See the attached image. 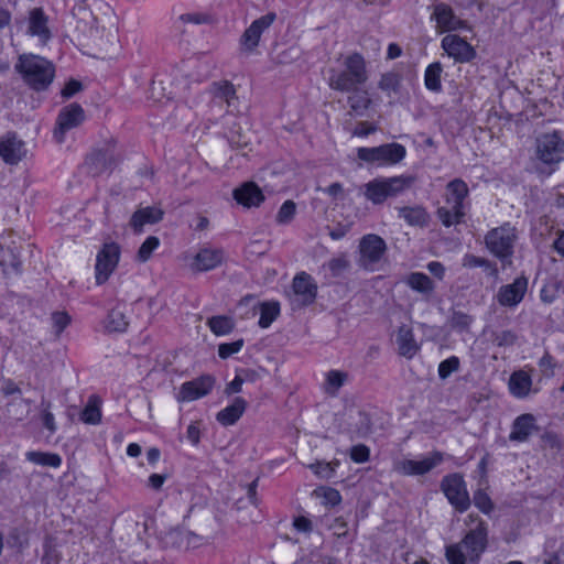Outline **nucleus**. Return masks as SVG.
<instances>
[{
    "mask_svg": "<svg viewBox=\"0 0 564 564\" xmlns=\"http://www.w3.org/2000/svg\"><path fill=\"white\" fill-rule=\"evenodd\" d=\"M349 455L354 463H367L370 459V448L365 444L354 445L350 448Z\"/></svg>",
    "mask_w": 564,
    "mask_h": 564,
    "instance_id": "5fc2aeb1",
    "label": "nucleus"
},
{
    "mask_svg": "<svg viewBox=\"0 0 564 564\" xmlns=\"http://www.w3.org/2000/svg\"><path fill=\"white\" fill-rule=\"evenodd\" d=\"M80 420L84 423L93 424V425L100 423V421H101L100 408L96 403H94L91 400H89L80 413Z\"/></svg>",
    "mask_w": 564,
    "mask_h": 564,
    "instance_id": "c03bdc74",
    "label": "nucleus"
},
{
    "mask_svg": "<svg viewBox=\"0 0 564 564\" xmlns=\"http://www.w3.org/2000/svg\"><path fill=\"white\" fill-rule=\"evenodd\" d=\"M349 93H351V95L348 96L347 102L351 111L357 116H362L371 104L368 93L360 89V87L355 90H350Z\"/></svg>",
    "mask_w": 564,
    "mask_h": 564,
    "instance_id": "72a5a7b5",
    "label": "nucleus"
},
{
    "mask_svg": "<svg viewBox=\"0 0 564 564\" xmlns=\"http://www.w3.org/2000/svg\"><path fill=\"white\" fill-rule=\"evenodd\" d=\"M442 73L443 66L440 62H434L426 67L424 73V85L427 90L436 94L443 90L441 79Z\"/></svg>",
    "mask_w": 564,
    "mask_h": 564,
    "instance_id": "473e14b6",
    "label": "nucleus"
},
{
    "mask_svg": "<svg viewBox=\"0 0 564 564\" xmlns=\"http://www.w3.org/2000/svg\"><path fill=\"white\" fill-rule=\"evenodd\" d=\"M529 279L522 273L513 282L499 288L496 300L503 307H516L524 299L528 292Z\"/></svg>",
    "mask_w": 564,
    "mask_h": 564,
    "instance_id": "f3484780",
    "label": "nucleus"
},
{
    "mask_svg": "<svg viewBox=\"0 0 564 564\" xmlns=\"http://www.w3.org/2000/svg\"><path fill=\"white\" fill-rule=\"evenodd\" d=\"M539 431L540 427L536 425L535 416L531 413H523L513 420L509 441L523 443L530 438L532 433Z\"/></svg>",
    "mask_w": 564,
    "mask_h": 564,
    "instance_id": "5701e85b",
    "label": "nucleus"
},
{
    "mask_svg": "<svg viewBox=\"0 0 564 564\" xmlns=\"http://www.w3.org/2000/svg\"><path fill=\"white\" fill-rule=\"evenodd\" d=\"M295 213H296V205L293 200H285L278 214H276V223L280 224V225H288L290 224L294 216H295Z\"/></svg>",
    "mask_w": 564,
    "mask_h": 564,
    "instance_id": "a18cd8bd",
    "label": "nucleus"
},
{
    "mask_svg": "<svg viewBox=\"0 0 564 564\" xmlns=\"http://www.w3.org/2000/svg\"><path fill=\"white\" fill-rule=\"evenodd\" d=\"M359 265L373 271L387 251L386 241L376 234L365 235L359 241Z\"/></svg>",
    "mask_w": 564,
    "mask_h": 564,
    "instance_id": "f8f14e48",
    "label": "nucleus"
},
{
    "mask_svg": "<svg viewBox=\"0 0 564 564\" xmlns=\"http://www.w3.org/2000/svg\"><path fill=\"white\" fill-rule=\"evenodd\" d=\"M83 89V84L79 80L76 79H69L64 88L62 89L61 94L63 98H70L75 94L79 93Z\"/></svg>",
    "mask_w": 564,
    "mask_h": 564,
    "instance_id": "bf43d9fd",
    "label": "nucleus"
},
{
    "mask_svg": "<svg viewBox=\"0 0 564 564\" xmlns=\"http://www.w3.org/2000/svg\"><path fill=\"white\" fill-rule=\"evenodd\" d=\"M508 388L514 398L525 399L532 391V378L522 369L516 370L509 377Z\"/></svg>",
    "mask_w": 564,
    "mask_h": 564,
    "instance_id": "bb28decb",
    "label": "nucleus"
},
{
    "mask_svg": "<svg viewBox=\"0 0 564 564\" xmlns=\"http://www.w3.org/2000/svg\"><path fill=\"white\" fill-rule=\"evenodd\" d=\"M473 502L485 514H490L495 509L491 498L484 489L474 492Z\"/></svg>",
    "mask_w": 564,
    "mask_h": 564,
    "instance_id": "37998d69",
    "label": "nucleus"
},
{
    "mask_svg": "<svg viewBox=\"0 0 564 564\" xmlns=\"http://www.w3.org/2000/svg\"><path fill=\"white\" fill-rule=\"evenodd\" d=\"M215 384V379L210 375H203L196 379L184 382L177 394L178 402H188L200 399L210 393Z\"/></svg>",
    "mask_w": 564,
    "mask_h": 564,
    "instance_id": "6ab92c4d",
    "label": "nucleus"
},
{
    "mask_svg": "<svg viewBox=\"0 0 564 564\" xmlns=\"http://www.w3.org/2000/svg\"><path fill=\"white\" fill-rule=\"evenodd\" d=\"M538 365L542 375L546 378L553 377L554 370L557 367L555 358L547 351L540 358Z\"/></svg>",
    "mask_w": 564,
    "mask_h": 564,
    "instance_id": "603ef678",
    "label": "nucleus"
},
{
    "mask_svg": "<svg viewBox=\"0 0 564 564\" xmlns=\"http://www.w3.org/2000/svg\"><path fill=\"white\" fill-rule=\"evenodd\" d=\"M469 188L462 178H454L445 186L444 200L447 206H441L436 216L445 227H452L465 221V216L470 209Z\"/></svg>",
    "mask_w": 564,
    "mask_h": 564,
    "instance_id": "f03ea898",
    "label": "nucleus"
},
{
    "mask_svg": "<svg viewBox=\"0 0 564 564\" xmlns=\"http://www.w3.org/2000/svg\"><path fill=\"white\" fill-rule=\"evenodd\" d=\"M415 182L416 176L411 174L391 177L378 176L362 186L364 196L373 205H382L387 199L405 193Z\"/></svg>",
    "mask_w": 564,
    "mask_h": 564,
    "instance_id": "39448f33",
    "label": "nucleus"
},
{
    "mask_svg": "<svg viewBox=\"0 0 564 564\" xmlns=\"http://www.w3.org/2000/svg\"><path fill=\"white\" fill-rule=\"evenodd\" d=\"M517 230L510 223L490 229L485 236V245L492 256L498 258L502 265L511 264L517 241Z\"/></svg>",
    "mask_w": 564,
    "mask_h": 564,
    "instance_id": "423d86ee",
    "label": "nucleus"
},
{
    "mask_svg": "<svg viewBox=\"0 0 564 564\" xmlns=\"http://www.w3.org/2000/svg\"><path fill=\"white\" fill-rule=\"evenodd\" d=\"M24 155V142L15 133H8L0 139V156L7 164H17Z\"/></svg>",
    "mask_w": 564,
    "mask_h": 564,
    "instance_id": "b1692460",
    "label": "nucleus"
},
{
    "mask_svg": "<svg viewBox=\"0 0 564 564\" xmlns=\"http://www.w3.org/2000/svg\"><path fill=\"white\" fill-rule=\"evenodd\" d=\"M406 155V149L403 144L392 142L372 148H358L357 156L367 163H378L379 165H394L400 163Z\"/></svg>",
    "mask_w": 564,
    "mask_h": 564,
    "instance_id": "1a4fd4ad",
    "label": "nucleus"
},
{
    "mask_svg": "<svg viewBox=\"0 0 564 564\" xmlns=\"http://www.w3.org/2000/svg\"><path fill=\"white\" fill-rule=\"evenodd\" d=\"M460 366V360L456 356H451L449 358L441 361L438 365V377L442 380L447 379L453 372L457 371Z\"/></svg>",
    "mask_w": 564,
    "mask_h": 564,
    "instance_id": "8fccbe9b",
    "label": "nucleus"
},
{
    "mask_svg": "<svg viewBox=\"0 0 564 564\" xmlns=\"http://www.w3.org/2000/svg\"><path fill=\"white\" fill-rule=\"evenodd\" d=\"M232 195L238 204L248 208L258 207L264 200L262 191L253 182L245 183L240 187L234 189Z\"/></svg>",
    "mask_w": 564,
    "mask_h": 564,
    "instance_id": "a878e982",
    "label": "nucleus"
},
{
    "mask_svg": "<svg viewBox=\"0 0 564 564\" xmlns=\"http://www.w3.org/2000/svg\"><path fill=\"white\" fill-rule=\"evenodd\" d=\"M52 321L57 333H62L70 323V317L66 312H54Z\"/></svg>",
    "mask_w": 564,
    "mask_h": 564,
    "instance_id": "13d9d810",
    "label": "nucleus"
},
{
    "mask_svg": "<svg viewBox=\"0 0 564 564\" xmlns=\"http://www.w3.org/2000/svg\"><path fill=\"white\" fill-rule=\"evenodd\" d=\"M26 459L37 465L50 466L53 468H58L62 465V457L55 453H44V452H28L25 454Z\"/></svg>",
    "mask_w": 564,
    "mask_h": 564,
    "instance_id": "e433bc0d",
    "label": "nucleus"
},
{
    "mask_svg": "<svg viewBox=\"0 0 564 564\" xmlns=\"http://www.w3.org/2000/svg\"><path fill=\"white\" fill-rule=\"evenodd\" d=\"M180 20L184 23L209 24L213 22V17L208 13L191 12L182 14Z\"/></svg>",
    "mask_w": 564,
    "mask_h": 564,
    "instance_id": "6e6d98bb",
    "label": "nucleus"
},
{
    "mask_svg": "<svg viewBox=\"0 0 564 564\" xmlns=\"http://www.w3.org/2000/svg\"><path fill=\"white\" fill-rule=\"evenodd\" d=\"M347 378V372L329 370L326 373L325 392L329 395H336L339 389L345 384Z\"/></svg>",
    "mask_w": 564,
    "mask_h": 564,
    "instance_id": "58836bf2",
    "label": "nucleus"
},
{
    "mask_svg": "<svg viewBox=\"0 0 564 564\" xmlns=\"http://www.w3.org/2000/svg\"><path fill=\"white\" fill-rule=\"evenodd\" d=\"M468 518L477 520V525L469 530L463 540L458 543L449 544L445 547V557L448 564H478L481 554L488 545V529L484 520L477 514H469Z\"/></svg>",
    "mask_w": 564,
    "mask_h": 564,
    "instance_id": "f257e3e1",
    "label": "nucleus"
},
{
    "mask_svg": "<svg viewBox=\"0 0 564 564\" xmlns=\"http://www.w3.org/2000/svg\"><path fill=\"white\" fill-rule=\"evenodd\" d=\"M402 86V76L395 72H388L381 75L378 83L379 89L391 95V93L399 94Z\"/></svg>",
    "mask_w": 564,
    "mask_h": 564,
    "instance_id": "4c0bfd02",
    "label": "nucleus"
},
{
    "mask_svg": "<svg viewBox=\"0 0 564 564\" xmlns=\"http://www.w3.org/2000/svg\"><path fill=\"white\" fill-rule=\"evenodd\" d=\"M1 390L4 395H13V394L22 393L20 387L12 379H6L2 383Z\"/></svg>",
    "mask_w": 564,
    "mask_h": 564,
    "instance_id": "e2e57ef3",
    "label": "nucleus"
},
{
    "mask_svg": "<svg viewBox=\"0 0 564 564\" xmlns=\"http://www.w3.org/2000/svg\"><path fill=\"white\" fill-rule=\"evenodd\" d=\"M441 490L451 506L459 513L470 508L471 499L464 476L459 473L445 475L441 480Z\"/></svg>",
    "mask_w": 564,
    "mask_h": 564,
    "instance_id": "6e6552de",
    "label": "nucleus"
},
{
    "mask_svg": "<svg viewBox=\"0 0 564 564\" xmlns=\"http://www.w3.org/2000/svg\"><path fill=\"white\" fill-rule=\"evenodd\" d=\"M246 409L247 401L241 397H237L231 404L217 413L216 420L224 426L234 425L242 416Z\"/></svg>",
    "mask_w": 564,
    "mask_h": 564,
    "instance_id": "c85d7f7f",
    "label": "nucleus"
},
{
    "mask_svg": "<svg viewBox=\"0 0 564 564\" xmlns=\"http://www.w3.org/2000/svg\"><path fill=\"white\" fill-rule=\"evenodd\" d=\"M260 306V318L258 325L261 328H268L280 315L279 302H262Z\"/></svg>",
    "mask_w": 564,
    "mask_h": 564,
    "instance_id": "c9c22d12",
    "label": "nucleus"
},
{
    "mask_svg": "<svg viewBox=\"0 0 564 564\" xmlns=\"http://www.w3.org/2000/svg\"><path fill=\"white\" fill-rule=\"evenodd\" d=\"M536 158L546 165L564 161V139L558 131L543 133L536 138Z\"/></svg>",
    "mask_w": 564,
    "mask_h": 564,
    "instance_id": "9b49d317",
    "label": "nucleus"
},
{
    "mask_svg": "<svg viewBox=\"0 0 564 564\" xmlns=\"http://www.w3.org/2000/svg\"><path fill=\"white\" fill-rule=\"evenodd\" d=\"M23 82L35 91L46 90L55 77L54 64L45 57L22 54L14 65Z\"/></svg>",
    "mask_w": 564,
    "mask_h": 564,
    "instance_id": "20e7f679",
    "label": "nucleus"
},
{
    "mask_svg": "<svg viewBox=\"0 0 564 564\" xmlns=\"http://www.w3.org/2000/svg\"><path fill=\"white\" fill-rule=\"evenodd\" d=\"M441 47L457 63H468L477 56L476 50L456 34L445 35L441 41Z\"/></svg>",
    "mask_w": 564,
    "mask_h": 564,
    "instance_id": "a211bd4d",
    "label": "nucleus"
},
{
    "mask_svg": "<svg viewBox=\"0 0 564 564\" xmlns=\"http://www.w3.org/2000/svg\"><path fill=\"white\" fill-rule=\"evenodd\" d=\"M124 311V304H117L108 312L104 319V329L106 333H124L127 330L129 319Z\"/></svg>",
    "mask_w": 564,
    "mask_h": 564,
    "instance_id": "cd10ccee",
    "label": "nucleus"
},
{
    "mask_svg": "<svg viewBox=\"0 0 564 564\" xmlns=\"http://www.w3.org/2000/svg\"><path fill=\"white\" fill-rule=\"evenodd\" d=\"M206 324L216 336L228 335L235 328V321L227 315L212 316Z\"/></svg>",
    "mask_w": 564,
    "mask_h": 564,
    "instance_id": "f704fd0d",
    "label": "nucleus"
},
{
    "mask_svg": "<svg viewBox=\"0 0 564 564\" xmlns=\"http://www.w3.org/2000/svg\"><path fill=\"white\" fill-rule=\"evenodd\" d=\"M310 469L321 478L329 479L335 474V468L332 466V463L327 462H316L310 465Z\"/></svg>",
    "mask_w": 564,
    "mask_h": 564,
    "instance_id": "4d7b16f0",
    "label": "nucleus"
},
{
    "mask_svg": "<svg viewBox=\"0 0 564 564\" xmlns=\"http://www.w3.org/2000/svg\"><path fill=\"white\" fill-rule=\"evenodd\" d=\"M245 340L242 338L235 340L232 343H224L218 346V356L221 359H227L234 354H237L241 350Z\"/></svg>",
    "mask_w": 564,
    "mask_h": 564,
    "instance_id": "864d4df0",
    "label": "nucleus"
},
{
    "mask_svg": "<svg viewBox=\"0 0 564 564\" xmlns=\"http://www.w3.org/2000/svg\"><path fill=\"white\" fill-rule=\"evenodd\" d=\"M328 74L329 87L340 93L355 90L368 80L366 59L357 52L345 57L343 68H330Z\"/></svg>",
    "mask_w": 564,
    "mask_h": 564,
    "instance_id": "7ed1b4c3",
    "label": "nucleus"
},
{
    "mask_svg": "<svg viewBox=\"0 0 564 564\" xmlns=\"http://www.w3.org/2000/svg\"><path fill=\"white\" fill-rule=\"evenodd\" d=\"M541 443L543 447L555 449L557 452H560L564 445L561 435L552 430H546L541 434Z\"/></svg>",
    "mask_w": 564,
    "mask_h": 564,
    "instance_id": "de8ad7c7",
    "label": "nucleus"
},
{
    "mask_svg": "<svg viewBox=\"0 0 564 564\" xmlns=\"http://www.w3.org/2000/svg\"><path fill=\"white\" fill-rule=\"evenodd\" d=\"M275 19L276 14L274 12H269L256 19L241 35L240 43L248 51L254 50L259 45L261 34L271 26Z\"/></svg>",
    "mask_w": 564,
    "mask_h": 564,
    "instance_id": "4be33fe9",
    "label": "nucleus"
},
{
    "mask_svg": "<svg viewBox=\"0 0 564 564\" xmlns=\"http://www.w3.org/2000/svg\"><path fill=\"white\" fill-rule=\"evenodd\" d=\"M28 34L46 44L53 34L48 28L50 18L42 7L32 8L28 13Z\"/></svg>",
    "mask_w": 564,
    "mask_h": 564,
    "instance_id": "412c9836",
    "label": "nucleus"
},
{
    "mask_svg": "<svg viewBox=\"0 0 564 564\" xmlns=\"http://www.w3.org/2000/svg\"><path fill=\"white\" fill-rule=\"evenodd\" d=\"M159 245L160 240L158 237L149 236L138 250V259L141 262L148 261L151 258L152 252L159 247Z\"/></svg>",
    "mask_w": 564,
    "mask_h": 564,
    "instance_id": "09e8293b",
    "label": "nucleus"
},
{
    "mask_svg": "<svg viewBox=\"0 0 564 564\" xmlns=\"http://www.w3.org/2000/svg\"><path fill=\"white\" fill-rule=\"evenodd\" d=\"M552 248L564 258V230H557Z\"/></svg>",
    "mask_w": 564,
    "mask_h": 564,
    "instance_id": "774afa93",
    "label": "nucleus"
},
{
    "mask_svg": "<svg viewBox=\"0 0 564 564\" xmlns=\"http://www.w3.org/2000/svg\"><path fill=\"white\" fill-rule=\"evenodd\" d=\"M398 213L399 217L403 218L410 226L425 227L430 220L429 213L422 206L400 207Z\"/></svg>",
    "mask_w": 564,
    "mask_h": 564,
    "instance_id": "2f4dec72",
    "label": "nucleus"
},
{
    "mask_svg": "<svg viewBox=\"0 0 564 564\" xmlns=\"http://www.w3.org/2000/svg\"><path fill=\"white\" fill-rule=\"evenodd\" d=\"M243 379L240 376H236L231 382H229L225 389V393L230 395L241 391Z\"/></svg>",
    "mask_w": 564,
    "mask_h": 564,
    "instance_id": "338daca9",
    "label": "nucleus"
},
{
    "mask_svg": "<svg viewBox=\"0 0 564 564\" xmlns=\"http://www.w3.org/2000/svg\"><path fill=\"white\" fill-rule=\"evenodd\" d=\"M430 20L435 21L436 32L438 34L468 29L467 21L458 18L452 7L444 2H438L433 6Z\"/></svg>",
    "mask_w": 564,
    "mask_h": 564,
    "instance_id": "2eb2a0df",
    "label": "nucleus"
},
{
    "mask_svg": "<svg viewBox=\"0 0 564 564\" xmlns=\"http://www.w3.org/2000/svg\"><path fill=\"white\" fill-rule=\"evenodd\" d=\"M120 246L116 242H106L98 251L95 264V279L98 285L108 281L118 265L120 259Z\"/></svg>",
    "mask_w": 564,
    "mask_h": 564,
    "instance_id": "ddd939ff",
    "label": "nucleus"
},
{
    "mask_svg": "<svg viewBox=\"0 0 564 564\" xmlns=\"http://www.w3.org/2000/svg\"><path fill=\"white\" fill-rule=\"evenodd\" d=\"M474 317L462 311H453L448 318V325L452 329L458 333H468Z\"/></svg>",
    "mask_w": 564,
    "mask_h": 564,
    "instance_id": "ea45409f",
    "label": "nucleus"
},
{
    "mask_svg": "<svg viewBox=\"0 0 564 564\" xmlns=\"http://www.w3.org/2000/svg\"><path fill=\"white\" fill-rule=\"evenodd\" d=\"M224 258L223 249L203 247L193 257L189 268L194 272H207L219 267L223 263Z\"/></svg>",
    "mask_w": 564,
    "mask_h": 564,
    "instance_id": "aec40b11",
    "label": "nucleus"
},
{
    "mask_svg": "<svg viewBox=\"0 0 564 564\" xmlns=\"http://www.w3.org/2000/svg\"><path fill=\"white\" fill-rule=\"evenodd\" d=\"M491 338L492 343L498 347H511L516 344L518 336L513 330L505 329L494 332Z\"/></svg>",
    "mask_w": 564,
    "mask_h": 564,
    "instance_id": "49530a36",
    "label": "nucleus"
},
{
    "mask_svg": "<svg viewBox=\"0 0 564 564\" xmlns=\"http://www.w3.org/2000/svg\"><path fill=\"white\" fill-rule=\"evenodd\" d=\"M42 423L45 429H47L52 434H54L57 430L55 424V419L52 412L48 410H44L42 412Z\"/></svg>",
    "mask_w": 564,
    "mask_h": 564,
    "instance_id": "0e129e2a",
    "label": "nucleus"
},
{
    "mask_svg": "<svg viewBox=\"0 0 564 564\" xmlns=\"http://www.w3.org/2000/svg\"><path fill=\"white\" fill-rule=\"evenodd\" d=\"M164 212L156 206H148L137 209L129 221L134 234H141L145 225H154L163 219Z\"/></svg>",
    "mask_w": 564,
    "mask_h": 564,
    "instance_id": "393cba45",
    "label": "nucleus"
},
{
    "mask_svg": "<svg viewBox=\"0 0 564 564\" xmlns=\"http://www.w3.org/2000/svg\"><path fill=\"white\" fill-rule=\"evenodd\" d=\"M293 527L297 532L311 533L313 531V522L304 516L295 517Z\"/></svg>",
    "mask_w": 564,
    "mask_h": 564,
    "instance_id": "052dcab7",
    "label": "nucleus"
},
{
    "mask_svg": "<svg viewBox=\"0 0 564 564\" xmlns=\"http://www.w3.org/2000/svg\"><path fill=\"white\" fill-rule=\"evenodd\" d=\"M122 161V153L117 148L116 142L111 141L102 149L93 150L87 154L84 167L93 177L104 173H111Z\"/></svg>",
    "mask_w": 564,
    "mask_h": 564,
    "instance_id": "0eeeda50",
    "label": "nucleus"
},
{
    "mask_svg": "<svg viewBox=\"0 0 564 564\" xmlns=\"http://www.w3.org/2000/svg\"><path fill=\"white\" fill-rule=\"evenodd\" d=\"M397 344L399 354L405 358L411 359L420 349L415 341L412 328L402 325L398 329Z\"/></svg>",
    "mask_w": 564,
    "mask_h": 564,
    "instance_id": "c756f323",
    "label": "nucleus"
},
{
    "mask_svg": "<svg viewBox=\"0 0 564 564\" xmlns=\"http://www.w3.org/2000/svg\"><path fill=\"white\" fill-rule=\"evenodd\" d=\"M404 282L409 288L422 294L425 299H430L435 290L434 281L423 272H411L405 278Z\"/></svg>",
    "mask_w": 564,
    "mask_h": 564,
    "instance_id": "7c9ffc66",
    "label": "nucleus"
},
{
    "mask_svg": "<svg viewBox=\"0 0 564 564\" xmlns=\"http://www.w3.org/2000/svg\"><path fill=\"white\" fill-rule=\"evenodd\" d=\"M85 120V112L83 107L73 102L63 107L56 119V127L54 129V139L58 143H63L67 131L77 128Z\"/></svg>",
    "mask_w": 564,
    "mask_h": 564,
    "instance_id": "4468645a",
    "label": "nucleus"
},
{
    "mask_svg": "<svg viewBox=\"0 0 564 564\" xmlns=\"http://www.w3.org/2000/svg\"><path fill=\"white\" fill-rule=\"evenodd\" d=\"M213 95L215 99L224 100L228 106L231 105V100L236 99V89L230 82H221L213 84Z\"/></svg>",
    "mask_w": 564,
    "mask_h": 564,
    "instance_id": "a19ab883",
    "label": "nucleus"
},
{
    "mask_svg": "<svg viewBox=\"0 0 564 564\" xmlns=\"http://www.w3.org/2000/svg\"><path fill=\"white\" fill-rule=\"evenodd\" d=\"M290 303L292 310H301L315 303L318 286L314 278L305 271L296 273L291 284Z\"/></svg>",
    "mask_w": 564,
    "mask_h": 564,
    "instance_id": "9d476101",
    "label": "nucleus"
},
{
    "mask_svg": "<svg viewBox=\"0 0 564 564\" xmlns=\"http://www.w3.org/2000/svg\"><path fill=\"white\" fill-rule=\"evenodd\" d=\"M354 433L358 438H366L372 433V421L367 412L359 411Z\"/></svg>",
    "mask_w": 564,
    "mask_h": 564,
    "instance_id": "79ce46f5",
    "label": "nucleus"
},
{
    "mask_svg": "<svg viewBox=\"0 0 564 564\" xmlns=\"http://www.w3.org/2000/svg\"><path fill=\"white\" fill-rule=\"evenodd\" d=\"M444 460V454L438 451L430 453L420 460L403 459L395 464L394 470L404 476H423Z\"/></svg>",
    "mask_w": 564,
    "mask_h": 564,
    "instance_id": "dca6fc26",
    "label": "nucleus"
},
{
    "mask_svg": "<svg viewBox=\"0 0 564 564\" xmlns=\"http://www.w3.org/2000/svg\"><path fill=\"white\" fill-rule=\"evenodd\" d=\"M427 270L438 280H443L445 275V267L440 261L429 262Z\"/></svg>",
    "mask_w": 564,
    "mask_h": 564,
    "instance_id": "69168bd1",
    "label": "nucleus"
},
{
    "mask_svg": "<svg viewBox=\"0 0 564 564\" xmlns=\"http://www.w3.org/2000/svg\"><path fill=\"white\" fill-rule=\"evenodd\" d=\"M327 267L332 273V276L338 278L350 267V262L345 254H341L330 259L327 263Z\"/></svg>",
    "mask_w": 564,
    "mask_h": 564,
    "instance_id": "3c124183",
    "label": "nucleus"
},
{
    "mask_svg": "<svg viewBox=\"0 0 564 564\" xmlns=\"http://www.w3.org/2000/svg\"><path fill=\"white\" fill-rule=\"evenodd\" d=\"M324 502L330 507H335L341 502V496L337 489L327 488L324 491Z\"/></svg>",
    "mask_w": 564,
    "mask_h": 564,
    "instance_id": "680f3d73",
    "label": "nucleus"
}]
</instances>
